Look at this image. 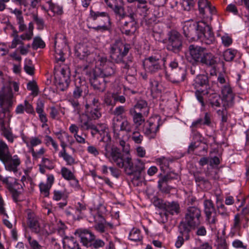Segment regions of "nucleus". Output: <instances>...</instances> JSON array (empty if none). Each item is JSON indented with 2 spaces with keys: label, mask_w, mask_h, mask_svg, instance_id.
Masks as SVG:
<instances>
[{
  "label": "nucleus",
  "mask_w": 249,
  "mask_h": 249,
  "mask_svg": "<svg viewBox=\"0 0 249 249\" xmlns=\"http://www.w3.org/2000/svg\"><path fill=\"white\" fill-rule=\"evenodd\" d=\"M61 38L64 39L65 36L62 34H56L54 38V57L57 63L54 69L59 71V74H57L55 76V84L58 89L64 91L69 87L71 81V72L69 67L63 64L65 59L63 51L59 48V46H56L58 38Z\"/></svg>",
  "instance_id": "1"
},
{
  "label": "nucleus",
  "mask_w": 249,
  "mask_h": 249,
  "mask_svg": "<svg viewBox=\"0 0 249 249\" xmlns=\"http://www.w3.org/2000/svg\"><path fill=\"white\" fill-rule=\"evenodd\" d=\"M115 164L118 167L124 168L127 175H134L137 179L140 178L142 173L145 170V163L142 160L136 159L133 161L131 157H125L122 153Z\"/></svg>",
  "instance_id": "2"
},
{
  "label": "nucleus",
  "mask_w": 249,
  "mask_h": 249,
  "mask_svg": "<svg viewBox=\"0 0 249 249\" xmlns=\"http://www.w3.org/2000/svg\"><path fill=\"white\" fill-rule=\"evenodd\" d=\"M203 24H206L203 27V43L210 45L213 43L215 38L212 29L208 23L212 20V15L215 14L216 10L208 0H203Z\"/></svg>",
  "instance_id": "3"
},
{
  "label": "nucleus",
  "mask_w": 249,
  "mask_h": 249,
  "mask_svg": "<svg viewBox=\"0 0 249 249\" xmlns=\"http://www.w3.org/2000/svg\"><path fill=\"white\" fill-rule=\"evenodd\" d=\"M201 211L198 208L192 207L188 209L185 215L184 221L180 222L178 226L181 232L184 233L187 239H189V232L191 228L197 227L200 224L199 217Z\"/></svg>",
  "instance_id": "4"
},
{
  "label": "nucleus",
  "mask_w": 249,
  "mask_h": 249,
  "mask_svg": "<svg viewBox=\"0 0 249 249\" xmlns=\"http://www.w3.org/2000/svg\"><path fill=\"white\" fill-rule=\"evenodd\" d=\"M0 160L4 164L6 170L18 171V167L20 164V158L17 155L12 156L9 147L3 141L0 140Z\"/></svg>",
  "instance_id": "5"
},
{
  "label": "nucleus",
  "mask_w": 249,
  "mask_h": 249,
  "mask_svg": "<svg viewBox=\"0 0 249 249\" xmlns=\"http://www.w3.org/2000/svg\"><path fill=\"white\" fill-rule=\"evenodd\" d=\"M27 224L32 232L40 236L47 237L54 232L47 231L42 218L30 210L27 212Z\"/></svg>",
  "instance_id": "6"
},
{
  "label": "nucleus",
  "mask_w": 249,
  "mask_h": 249,
  "mask_svg": "<svg viewBox=\"0 0 249 249\" xmlns=\"http://www.w3.org/2000/svg\"><path fill=\"white\" fill-rule=\"evenodd\" d=\"M202 21H196L193 24L185 22L183 27V34L190 41H197L202 36Z\"/></svg>",
  "instance_id": "7"
},
{
  "label": "nucleus",
  "mask_w": 249,
  "mask_h": 249,
  "mask_svg": "<svg viewBox=\"0 0 249 249\" xmlns=\"http://www.w3.org/2000/svg\"><path fill=\"white\" fill-rule=\"evenodd\" d=\"M90 16L97 26L92 28L96 31H105L109 29L110 26V20L108 14L104 12H95L92 10L90 11Z\"/></svg>",
  "instance_id": "8"
},
{
  "label": "nucleus",
  "mask_w": 249,
  "mask_h": 249,
  "mask_svg": "<svg viewBox=\"0 0 249 249\" xmlns=\"http://www.w3.org/2000/svg\"><path fill=\"white\" fill-rule=\"evenodd\" d=\"M165 58L160 56H151L144 59L143 65L145 71L155 74L161 70L164 66Z\"/></svg>",
  "instance_id": "9"
},
{
  "label": "nucleus",
  "mask_w": 249,
  "mask_h": 249,
  "mask_svg": "<svg viewBox=\"0 0 249 249\" xmlns=\"http://www.w3.org/2000/svg\"><path fill=\"white\" fill-rule=\"evenodd\" d=\"M129 49V45L124 44L121 40H116L110 47V57L116 63H120L127 54Z\"/></svg>",
  "instance_id": "10"
},
{
  "label": "nucleus",
  "mask_w": 249,
  "mask_h": 249,
  "mask_svg": "<svg viewBox=\"0 0 249 249\" xmlns=\"http://www.w3.org/2000/svg\"><path fill=\"white\" fill-rule=\"evenodd\" d=\"M13 93L11 88L9 86H4L0 90V107H4V111H10L13 106Z\"/></svg>",
  "instance_id": "11"
},
{
  "label": "nucleus",
  "mask_w": 249,
  "mask_h": 249,
  "mask_svg": "<svg viewBox=\"0 0 249 249\" xmlns=\"http://www.w3.org/2000/svg\"><path fill=\"white\" fill-rule=\"evenodd\" d=\"M168 36L167 49L174 53L179 52L182 46L180 34L176 31L172 30L169 32Z\"/></svg>",
  "instance_id": "12"
},
{
  "label": "nucleus",
  "mask_w": 249,
  "mask_h": 249,
  "mask_svg": "<svg viewBox=\"0 0 249 249\" xmlns=\"http://www.w3.org/2000/svg\"><path fill=\"white\" fill-rule=\"evenodd\" d=\"M112 128L116 137H119L120 131H125L127 133L132 132L133 124L127 120L123 121L117 117H114L112 119Z\"/></svg>",
  "instance_id": "13"
},
{
  "label": "nucleus",
  "mask_w": 249,
  "mask_h": 249,
  "mask_svg": "<svg viewBox=\"0 0 249 249\" xmlns=\"http://www.w3.org/2000/svg\"><path fill=\"white\" fill-rule=\"evenodd\" d=\"M160 117L159 115H155L150 118L147 121V124L144 125V133L151 138H154L161 124V123H160Z\"/></svg>",
  "instance_id": "14"
},
{
  "label": "nucleus",
  "mask_w": 249,
  "mask_h": 249,
  "mask_svg": "<svg viewBox=\"0 0 249 249\" xmlns=\"http://www.w3.org/2000/svg\"><path fill=\"white\" fill-rule=\"evenodd\" d=\"M75 55L80 59H85L89 63H91L95 60V54L90 53L87 46L83 44L75 46Z\"/></svg>",
  "instance_id": "15"
},
{
  "label": "nucleus",
  "mask_w": 249,
  "mask_h": 249,
  "mask_svg": "<svg viewBox=\"0 0 249 249\" xmlns=\"http://www.w3.org/2000/svg\"><path fill=\"white\" fill-rule=\"evenodd\" d=\"M105 78L99 72L95 70L90 76L89 81L91 86L95 90L103 92L106 89V83L108 82Z\"/></svg>",
  "instance_id": "16"
},
{
  "label": "nucleus",
  "mask_w": 249,
  "mask_h": 249,
  "mask_svg": "<svg viewBox=\"0 0 249 249\" xmlns=\"http://www.w3.org/2000/svg\"><path fill=\"white\" fill-rule=\"evenodd\" d=\"M109 141H107L104 145V150L102 153L109 161L115 163L118 158L121 154L120 150L116 147H111Z\"/></svg>",
  "instance_id": "17"
},
{
  "label": "nucleus",
  "mask_w": 249,
  "mask_h": 249,
  "mask_svg": "<svg viewBox=\"0 0 249 249\" xmlns=\"http://www.w3.org/2000/svg\"><path fill=\"white\" fill-rule=\"evenodd\" d=\"M5 187L11 193L14 200L15 202L18 201L19 196L23 192V186L16 178H11Z\"/></svg>",
  "instance_id": "18"
},
{
  "label": "nucleus",
  "mask_w": 249,
  "mask_h": 249,
  "mask_svg": "<svg viewBox=\"0 0 249 249\" xmlns=\"http://www.w3.org/2000/svg\"><path fill=\"white\" fill-rule=\"evenodd\" d=\"M75 234L80 239L83 245L87 247H89L95 238V236L90 231L85 229L77 230Z\"/></svg>",
  "instance_id": "19"
},
{
  "label": "nucleus",
  "mask_w": 249,
  "mask_h": 249,
  "mask_svg": "<svg viewBox=\"0 0 249 249\" xmlns=\"http://www.w3.org/2000/svg\"><path fill=\"white\" fill-rule=\"evenodd\" d=\"M107 5L112 9L115 14L121 18L127 16L124 8L123 0H105Z\"/></svg>",
  "instance_id": "20"
},
{
  "label": "nucleus",
  "mask_w": 249,
  "mask_h": 249,
  "mask_svg": "<svg viewBox=\"0 0 249 249\" xmlns=\"http://www.w3.org/2000/svg\"><path fill=\"white\" fill-rule=\"evenodd\" d=\"M102 62L103 63L102 68L96 69L95 70L105 78L113 76L116 71L115 65L107 60Z\"/></svg>",
  "instance_id": "21"
},
{
  "label": "nucleus",
  "mask_w": 249,
  "mask_h": 249,
  "mask_svg": "<svg viewBox=\"0 0 249 249\" xmlns=\"http://www.w3.org/2000/svg\"><path fill=\"white\" fill-rule=\"evenodd\" d=\"M131 20L130 22H125L122 27V33L126 35L130 36L133 34L137 30L136 15L131 13L128 16Z\"/></svg>",
  "instance_id": "22"
},
{
  "label": "nucleus",
  "mask_w": 249,
  "mask_h": 249,
  "mask_svg": "<svg viewBox=\"0 0 249 249\" xmlns=\"http://www.w3.org/2000/svg\"><path fill=\"white\" fill-rule=\"evenodd\" d=\"M204 211L206 221L209 224H213L216 220V213L213 205L211 200H207L204 202Z\"/></svg>",
  "instance_id": "23"
},
{
  "label": "nucleus",
  "mask_w": 249,
  "mask_h": 249,
  "mask_svg": "<svg viewBox=\"0 0 249 249\" xmlns=\"http://www.w3.org/2000/svg\"><path fill=\"white\" fill-rule=\"evenodd\" d=\"M221 93L224 106L228 107L232 106L234 95L229 84H226V85L222 88Z\"/></svg>",
  "instance_id": "24"
},
{
  "label": "nucleus",
  "mask_w": 249,
  "mask_h": 249,
  "mask_svg": "<svg viewBox=\"0 0 249 249\" xmlns=\"http://www.w3.org/2000/svg\"><path fill=\"white\" fill-rule=\"evenodd\" d=\"M167 79L173 83L178 84L184 81L185 77V71L183 69H179L178 72L173 71L171 74L165 73Z\"/></svg>",
  "instance_id": "25"
},
{
  "label": "nucleus",
  "mask_w": 249,
  "mask_h": 249,
  "mask_svg": "<svg viewBox=\"0 0 249 249\" xmlns=\"http://www.w3.org/2000/svg\"><path fill=\"white\" fill-rule=\"evenodd\" d=\"M159 208L165 211V215H167V213L172 215L174 213H178L179 209L178 204L174 201L165 202L164 203L160 204Z\"/></svg>",
  "instance_id": "26"
},
{
  "label": "nucleus",
  "mask_w": 249,
  "mask_h": 249,
  "mask_svg": "<svg viewBox=\"0 0 249 249\" xmlns=\"http://www.w3.org/2000/svg\"><path fill=\"white\" fill-rule=\"evenodd\" d=\"M91 122V120L89 118L87 114H82L80 115L78 118V130L80 129L81 131L88 130L90 129L93 125Z\"/></svg>",
  "instance_id": "27"
},
{
  "label": "nucleus",
  "mask_w": 249,
  "mask_h": 249,
  "mask_svg": "<svg viewBox=\"0 0 249 249\" xmlns=\"http://www.w3.org/2000/svg\"><path fill=\"white\" fill-rule=\"evenodd\" d=\"M190 54L192 59L196 62L202 63V48L191 45L189 47Z\"/></svg>",
  "instance_id": "28"
},
{
  "label": "nucleus",
  "mask_w": 249,
  "mask_h": 249,
  "mask_svg": "<svg viewBox=\"0 0 249 249\" xmlns=\"http://www.w3.org/2000/svg\"><path fill=\"white\" fill-rule=\"evenodd\" d=\"M89 92L88 87L85 82L80 84H76L75 87L73 91L72 98L71 99H78L82 96V93L88 94Z\"/></svg>",
  "instance_id": "29"
},
{
  "label": "nucleus",
  "mask_w": 249,
  "mask_h": 249,
  "mask_svg": "<svg viewBox=\"0 0 249 249\" xmlns=\"http://www.w3.org/2000/svg\"><path fill=\"white\" fill-rule=\"evenodd\" d=\"M129 110L140 112L143 115H148L149 108L148 107L147 102L144 100H139L136 104Z\"/></svg>",
  "instance_id": "30"
},
{
  "label": "nucleus",
  "mask_w": 249,
  "mask_h": 249,
  "mask_svg": "<svg viewBox=\"0 0 249 249\" xmlns=\"http://www.w3.org/2000/svg\"><path fill=\"white\" fill-rule=\"evenodd\" d=\"M129 114L132 117L134 124L137 127H139L145 121V117L147 116L148 115H143L140 112H136L129 110Z\"/></svg>",
  "instance_id": "31"
},
{
  "label": "nucleus",
  "mask_w": 249,
  "mask_h": 249,
  "mask_svg": "<svg viewBox=\"0 0 249 249\" xmlns=\"http://www.w3.org/2000/svg\"><path fill=\"white\" fill-rule=\"evenodd\" d=\"M94 221L97 222L94 226L95 230L101 233L104 232L106 225L107 224L104 218L100 215L97 214V216L94 217Z\"/></svg>",
  "instance_id": "32"
},
{
  "label": "nucleus",
  "mask_w": 249,
  "mask_h": 249,
  "mask_svg": "<svg viewBox=\"0 0 249 249\" xmlns=\"http://www.w3.org/2000/svg\"><path fill=\"white\" fill-rule=\"evenodd\" d=\"M24 110L28 113L34 112L32 106L27 100L24 101V105L21 104L18 105L16 107L15 112L17 114H23Z\"/></svg>",
  "instance_id": "33"
},
{
  "label": "nucleus",
  "mask_w": 249,
  "mask_h": 249,
  "mask_svg": "<svg viewBox=\"0 0 249 249\" xmlns=\"http://www.w3.org/2000/svg\"><path fill=\"white\" fill-rule=\"evenodd\" d=\"M70 132L73 134V137L76 142L81 144H84L86 142V138L83 137L82 135L78 134V127L77 125L75 124H71L69 127Z\"/></svg>",
  "instance_id": "34"
},
{
  "label": "nucleus",
  "mask_w": 249,
  "mask_h": 249,
  "mask_svg": "<svg viewBox=\"0 0 249 249\" xmlns=\"http://www.w3.org/2000/svg\"><path fill=\"white\" fill-rule=\"evenodd\" d=\"M137 12L143 17H146L148 14L149 8L148 6L147 1L140 0L136 5Z\"/></svg>",
  "instance_id": "35"
},
{
  "label": "nucleus",
  "mask_w": 249,
  "mask_h": 249,
  "mask_svg": "<svg viewBox=\"0 0 249 249\" xmlns=\"http://www.w3.org/2000/svg\"><path fill=\"white\" fill-rule=\"evenodd\" d=\"M99 135L101 137V141L110 142L111 137L108 134V128L107 124H99Z\"/></svg>",
  "instance_id": "36"
},
{
  "label": "nucleus",
  "mask_w": 249,
  "mask_h": 249,
  "mask_svg": "<svg viewBox=\"0 0 249 249\" xmlns=\"http://www.w3.org/2000/svg\"><path fill=\"white\" fill-rule=\"evenodd\" d=\"M195 88L196 89V96L197 100L202 104V93L198 89L199 87L202 86V76L201 75H198L196 79L195 82L194 84Z\"/></svg>",
  "instance_id": "37"
},
{
  "label": "nucleus",
  "mask_w": 249,
  "mask_h": 249,
  "mask_svg": "<svg viewBox=\"0 0 249 249\" xmlns=\"http://www.w3.org/2000/svg\"><path fill=\"white\" fill-rule=\"evenodd\" d=\"M64 246L65 249H81L79 243L73 237L68 239Z\"/></svg>",
  "instance_id": "38"
},
{
  "label": "nucleus",
  "mask_w": 249,
  "mask_h": 249,
  "mask_svg": "<svg viewBox=\"0 0 249 249\" xmlns=\"http://www.w3.org/2000/svg\"><path fill=\"white\" fill-rule=\"evenodd\" d=\"M237 54V50L230 48L223 52V57L225 61H231L233 60Z\"/></svg>",
  "instance_id": "39"
},
{
  "label": "nucleus",
  "mask_w": 249,
  "mask_h": 249,
  "mask_svg": "<svg viewBox=\"0 0 249 249\" xmlns=\"http://www.w3.org/2000/svg\"><path fill=\"white\" fill-rule=\"evenodd\" d=\"M142 237L139 229L133 228L129 234V239L135 242L140 241L142 240Z\"/></svg>",
  "instance_id": "40"
},
{
  "label": "nucleus",
  "mask_w": 249,
  "mask_h": 249,
  "mask_svg": "<svg viewBox=\"0 0 249 249\" xmlns=\"http://www.w3.org/2000/svg\"><path fill=\"white\" fill-rule=\"evenodd\" d=\"M209 101L212 107H219L221 104V99L218 94L213 93L210 95Z\"/></svg>",
  "instance_id": "41"
},
{
  "label": "nucleus",
  "mask_w": 249,
  "mask_h": 249,
  "mask_svg": "<svg viewBox=\"0 0 249 249\" xmlns=\"http://www.w3.org/2000/svg\"><path fill=\"white\" fill-rule=\"evenodd\" d=\"M69 102L71 103V105L73 108V112L79 115L82 112L83 107L82 106L79 104V101L76 99H71L69 100Z\"/></svg>",
  "instance_id": "42"
},
{
  "label": "nucleus",
  "mask_w": 249,
  "mask_h": 249,
  "mask_svg": "<svg viewBox=\"0 0 249 249\" xmlns=\"http://www.w3.org/2000/svg\"><path fill=\"white\" fill-rule=\"evenodd\" d=\"M168 178L164 177L158 181V187L159 189L162 192L168 193L170 192L169 187L167 186Z\"/></svg>",
  "instance_id": "43"
},
{
  "label": "nucleus",
  "mask_w": 249,
  "mask_h": 249,
  "mask_svg": "<svg viewBox=\"0 0 249 249\" xmlns=\"http://www.w3.org/2000/svg\"><path fill=\"white\" fill-rule=\"evenodd\" d=\"M150 90L152 94L156 95L161 92V89L160 88L159 83L158 81L151 80L150 82Z\"/></svg>",
  "instance_id": "44"
},
{
  "label": "nucleus",
  "mask_w": 249,
  "mask_h": 249,
  "mask_svg": "<svg viewBox=\"0 0 249 249\" xmlns=\"http://www.w3.org/2000/svg\"><path fill=\"white\" fill-rule=\"evenodd\" d=\"M114 92H107L105 94L104 96V103L107 106H114Z\"/></svg>",
  "instance_id": "45"
},
{
  "label": "nucleus",
  "mask_w": 249,
  "mask_h": 249,
  "mask_svg": "<svg viewBox=\"0 0 249 249\" xmlns=\"http://www.w3.org/2000/svg\"><path fill=\"white\" fill-rule=\"evenodd\" d=\"M2 135L10 142H14V137L11 131L8 129L5 126L0 127Z\"/></svg>",
  "instance_id": "46"
},
{
  "label": "nucleus",
  "mask_w": 249,
  "mask_h": 249,
  "mask_svg": "<svg viewBox=\"0 0 249 249\" xmlns=\"http://www.w3.org/2000/svg\"><path fill=\"white\" fill-rule=\"evenodd\" d=\"M59 155L60 157L63 158V160L67 162V165H68L71 166L76 163L75 159L67 152L63 153L62 154H59Z\"/></svg>",
  "instance_id": "47"
},
{
  "label": "nucleus",
  "mask_w": 249,
  "mask_h": 249,
  "mask_svg": "<svg viewBox=\"0 0 249 249\" xmlns=\"http://www.w3.org/2000/svg\"><path fill=\"white\" fill-rule=\"evenodd\" d=\"M158 25H155L153 28V36L157 41L161 42L163 39V33L162 30H157Z\"/></svg>",
  "instance_id": "48"
},
{
  "label": "nucleus",
  "mask_w": 249,
  "mask_h": 249,
  "mask_svg": "<svg viewBox=\"0 0 249 249\" xmlns=\"http://www.w3.org/2000/svg\"><path fill=\"white\" fill-rule=\"evenodd\" d=\"M32 46L34 50H37L38 48H44L45 44L40 37H36L34 39Z\"/></svg>",
  "instance_id": "49"
},
{
  "label": "nucleus",
  "mask_w": 249,
  "mask_h": 249,
  "mask_svg": "<svg viewBox=\"0 0 249 249\" xmlns=\"http://www.w3.org/2000/svg\"><path fill=\"white\" fill-rule=\"evenodd\" d=\"M126 111L125 107L123 106H119L116 107L113 109L111 114L114 115V117L118 118L119 116H122Z\"/></svg>",
  "instance_id": "50"
},
{
  "label": "nucleus",
  "mask_w": 249,
  "mask_h": 249,
  "mask_svg": "<svg viewBox=\"0 0 249 249\" xmlns=\"http://www.w3.org/2000/svg\"><path fill=\"white\" fill-rule=\"evenodd\" d=\"M48 3L49 5V9L53 13L57 15H61L63 13V9L61 6L52 3L51 1H48Z\"/></svg>",
  "instance_id": "51"
},
{
  "label": "nucleus",
  "mask_w": 249,
  "mask_h": 249,
  "mask_svg": "<svg viewBox=\"0 0 249 249\" xmlns=\"http://www.w3.org/2000/svg\"><path fill=\"white\" fill-rule=\"evenodd\" d=\"M62 177L67 180H71L74 178L73 173L66 167H63L61 170Z\"/></svg>",
  "instance_id": "52"
},
{
  "label": "nucleus",
  "mask_w": 249,
  "mask_h": 249,
  "mask_svg": "<svg viewBox=\"0 0 249 249\" xmlns=\"http://www.w3.org/2000/svg\"><path fill=\"white\" fill-rule=\"evenodd\" d=\"M27 239L32 249H43L42 247L39 244L38 242L33 239L31 236H27Z\"/></svg>",
  "instance_id": "53"
},
{
  "label": "nucleus",
  "mask_w": 249,
  "mask_h": 249,
  "mask_svg": "<svg viewBox=\"0 0 249 249\" xmlns=\"http://www.w3.org/2000/svg\"><path fill=\"white\" fill-rule=\"evenodd\" d=\"M216 62L215 58L211 53L207 54L203 56V63L212 66Z\"/></svg>",
  "instance_id": "54"
},
{
  "label": "nucleus",
  "mask_w": 249,
  "mask_h": 249,
  "mask_svg": "<svg viewBox=\"0 0 249 249\" xmlns=\"http://www.w3.org/2000/svg\"><path fill=\"white\" fill-rule=\"evenodd\" d=\"M44 141L45 143L47 146H49L51 144L54 149L55 151H58V144L51 136L49 135L45 136Z\"/></svg>",
  "instance_id": "55"
},
{
  "label": "nucleus",
  "mask_w": 249,
  "mask_h": 249,
  "mask_svg": "<svg viewBox=\"0 0 249 249\" xmlns=\"http://www.w3.org/2000/svg\"><path fill=\"white\" fill-rule=\"evenodd\" d=\"M40 191L45 197H47L49 195V191L51 187L50 185H47L46 183L41 182L39 185Z\"/></svg>",
  "instance_id": "56"
},
{
  "label": "nucleus",
  "mask_w": 249,
  "mask_h": 249,
  "mask_svg": "<svg viewBox=\"0 0 249 249\" xmlns=\"http://www.w3.org/2000/svg\"><path fill=\"white\" fill-rule=\"evenodd\" d=\"M87 115L88 116L89 118L91 120H96L99 118L101 116V113L100 112L98 107H95V108L90 110L89 114Z\"/></svg>",
  "instance_id": "57"
},
{
  "label": "nucleus",
  "mask_w": 249,
  "mask_h": 249,
  "mask_svg": "<svg viewBox=\"0 0 249 249\" xmlns=\"http://www.w3.org/2000/svg\"><path fill=\"white\" fill-rule=\"evenodd\" d=\"M132 140L137 144H140L143 141V136L138 131H134L131 136Z\"/></svg>",
  "instance_id": "58"
},
{
  "label": "nucleus",
  "mask_w": 249,
  "mask_h": 249,
  "mask_svg": "<svg viewBox=\"0 0 249 249\" xmlns=\"http://www.w3.org/2000/svg\"><path fill=\"white\" fill-rule=\"evenodd\" d=\"M28 90L32 91V94L34 96L37 95L38 93V88L36 83L35 81L29 82L27 86Z\"/></svg>",
  "instance_id": "59"
},
{
  "label": "nucleus",
  "mask_w": 249,
  "mask_h": 249,
  "mask_svg": "<svg viewBox=\"0 0 249 249\" xmlns=\"http://www.w3.org/2000/svg\"><path fill=\"white\" fill-rule=\"evenodd\" d=\"M221 39L222 43L225 47H229L232 43V39L231 37L228 34H226L223 35L221 36Z\"/></svg>",
  "instance_id": "60"
},
{
  "label": "nucleus",
  "mask_w": 249,
  "mask_h": 249,
  "mask_svg": "<svg viewBox=\"0 0 249 249\" xmlns=\"http://www.w3.org/2000/svg\"><path fill=\"white\" fill-rule=\"evenodd\" d=\"M105 245V243L102 240L100 239H95L91 242V244L89 246L94 249H97L103 247Z\"/></svg>",
  "instance_id": "61"
},
{
  "label": "nucleus",
  "mask_w": 249,
  "mask_h": 249,
  "mask_svg": "<svg viewBox=\"0 0 249 249\" xmlns=\"http://www.w3.org/2000/svg\"><path fill=\"white\" fill-rule=\"evenodd\" d=\"M24 69L26 73L32 75L34 73L35 68L31 60L27 61L24 65Z\"/></svg>",
  "instance_id": "62"
},
{
  "label": "nucleus",
  "mask_w": 249,
  "mask_h": 249,
  "mask_svg": "<svg viewBox=\"0 0 249 249\" xmlns=\"http://www.w3.org/2000/svg\"><path fill=\"white\" fill-rule=\"evenodd\" d=\"M53 199L55 201H59L61 199H65L67 196L64 193L59 190H54L53 191Z\"/></svg>",
  "instance_id": "63"
},
{
  "label": "nucleus",
  "mask_w": 249,
  "mask_h": 249,
  "mask_svg": "<svg viewBox=\"0 0 249 249\" xmlns=\"http://www.w3.org/2000/svg\"><path fill=\"white\" fill-rule=\"evenodd\" d=\"M179 231L180 235L178 237V239L175 243V246L177 248H179L183 245L184 241V238L186 240H188L186 238V237L184 235V233L183 232H181L179 229Z\"/></svg>",
  "instance_id": "64"
}]
</instances>
